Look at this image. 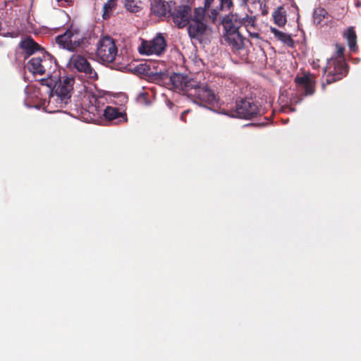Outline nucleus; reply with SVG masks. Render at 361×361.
Instances as JSON below:
<instances>
[{
    "label": "nucleus",
    "instance_id": "obj_40",
    "mask_svg": "<svg viewBox=\"0 0 361 361\" xmlns=\"http://www.w3.org/2000/svg\"><path fill=\"white\" fill-rule=\"evenodd\" d=\"M58 2L64 1L65 3L69 4L71 2V0H56Z\"/></svg>",
    "mask_w": 361,
    "mask_h": 361
},
{
    "label": "nucleus",
    "instance_id": "obj_17",
    "mask_svg": "<svg viewBox=\"0 0 361 361\" xmlns=\"http://www.w3.org/2000/svg\"><path fill=\"white\" fill-rule=\"evenodd\" d=\"M225 33L240 32V23L236 20V14H231L224 17L221 21Z\"/></svg>",
    "mask_w": 361,
    "mask_h": 361
},
{
    "label": "nucleus",
    "instance_id": "obj_37",
    "mask_svg": "<svg viewBox=\"0 0 361 361\" xmlns=\"http://www.w3.org/2000/svg\"><path fill=\"white\" fill-rule=\"evenodd\" d=\"M190 111L189 109L184 111L181 115H180V119L181 121L186 122L185 116L186 115L190 112Z\"/></svg>",
    "mask_w": 361,
    "mask_h": 361
},
{
    "label": "nucleus",
    "instance_id": "obj_20",
    "mask_svg": "<svg viewBox=\"0 0 361 361\" xmlns=\"http://www.w3.org/2000/svg\"><path fill=\"white\" fill-rule=\"evenodd\" d=\"M271 32L274 35V37L278 40L281 41L283 43L290 47H293L294 45V41L290 35L285 33L282 31L279 30L275 27L270 28Z\"/></svg>",
    "mask_w": 361,
    "mask_h": 361
},
{
    "label": "nucleus",
    "instance_id": "obj_22",
    "mask_svg": "<svg viewBox=\"0 0 361 361\" xmlns=\"http://www.w3.org/2000/svg\"><path fill=\"white\" fill-rule=\"evenodd\" d=\"M200 85L201 84L198 82L188 77L185 80V84H184L181 91L190 97V93H192V91L197 90V87H200Z\"/></svg>",
    "mask_w": 361,
    "mask_h": 361
},
{
    "label": "nucleus",
    "instance_id": "obj_28",
    "mask_svg": "<svg viewBox=\"0 0 361 361\" xmlns=\"http://www.w3.org/2000/svg\"><path fill=\"white\" fill-rule=\"evenodd\" d=\"M233 6V0H220V9L229 10Z\"/></svg>",
    "mask_w": 361,
    "mask_h": 361
},
{
    "label": "nucleus",
    "instance_id": "obj_32",
    "mask_svg": "<svg viewBox=\"0 0 361 361\" xmlns=\"http://www.w3.org/2000/svg\"><path fill=\"white\" fill-rule=\"evenodd\" d=\"M249 18V16L246 14L244 17H239L238 14H236V20L238 22L240 23V27L242 25H245V24L247 23V19Z\"/></svg>",
    "mask_w": 361,
    "mask_h": 361
},
{
    "label": "nucleus",
    "instance_id": "obj_9",
    "mask_svg": "<svg viewBox=\"0 0 361 361\" xmlns=\"http://www.w3.org/2000/svg\"><path fill=\"white\" fill-rule=\"evenodd\" d=\"M166 47V42L164 37L158 34L150 41H143L139 48V52L145 55H161L163 54Z\"/></svg>",
    "mask_w": 361,
    "mask_h": 361
},
{
    "label": "nucleus",
    "instance_id": "obj_5",
    "mask_svg": "<svg viewBox=\"0 0 361 361\" xmlns=\"http://www.w3.org/2000/svg\"><path fill=\"white\" fill-rule=\"evenodd\" d=\"M97 57L103 63L113 62L118 54V48L114 39L109 36L102 37L97 42Z\"/></svg>",
    "mask_w": 361,
    "mask_h": 361
},
{
    "label": "nucleus",
    "instance_id": "obj_34",
    "mask_svg": "<svg viewBox=\"0 0 361 361\" xmlns=\"http://www.w3.org/2000/svg\"><path fill=\"white\" fill-rule=\"evenodd\" d=\"M260 10L262 16H267L269 13V8L266 4H260Z\"/></svg>",
    "mask_w": 361,
    "mask_h": 361
},
{
    "label": "nucleus",
    "instance_id": "obj_19",
    "mask_svg": "<svg viewBox=\"0 0 361 361\" xmlns=\"http://www.w3.org/2000/svg\"><path fill=\"white\" fill-rule=\"evenodd\" d=\"M274 22L279 27H283L287 23L286 11L283 6H279L272 14Z\"/></svg>",
    "mask_w": 361,
    "mask_h": 361
},
{
    "label": "nucleus",
    "instance_id": "obj_26",
    "mask_svg": "<svg viewBox=\"0 0 361 361\" xmlns=\"http://www.w3.org/2000/svg\"><path fill=\"white\" fill-rule=\"evenodd\" d=\"M124 7L126 9L133 13H136L142 10V7L135 0H125Z\"/></svg>",
    "mask_w": 361,
    "mask_h": 361
},
{
    "label": "nucleus",
    "instance_id": "obj_15",
    "mask_svg": "<svg viewBox=\"0 0 361 361\" xmlns=\"http://www.w3.org/2000/svg\"><path fill=\"white\" fill-rule=\"evenodd\" d=\"M103 115L106 120L113 122L114 124L127 121L126 114L119 111L116 107L106 106L103 111Z\"/></svg>",
    "mask_w": 361,
    "mask_h": 361
},
{
    "label": "nucleus",
    "instance_id": "obj_25",
    "mask_svg": "<svg viewBox=\"0 0 361 361\" xmlns=\"http://www.w3.org/2000/svg\"><path fill=\"white\" fill-rule=\"evenodd\" d=\"M118 0H109L103 6V18L107 19L110 16V13L116 8Z\"/></svg>",
    "mask_w": 361,
    "mask_h": 361
},
{
    "label": "nucleus",
    "instance_id": "obj_27",
    "mask_svg": "<svg viewBox=\"0 0 361 361\" xmlns=\"http://www.w3.org/2000/svg\"><path fill=\"white\" fill-rule=\"evenodd\" d=\"M91 105L88 107V111L92 114H99L102 110L99 109V99L94 95L90 98Z\"/></svg>",
    "mask_w": 361,
    "mask_h": 361
},
{
    "label": "nucleus",
    "instance_id": "obj_35",
    "mask_svg": "<svg viewBox=\"0 0 361 361\" xmlns=\"http://www.w3.org/2000/svg\"><path fill=\"white\" fill-rule=\"evenodd\" d=\"M41 84L51 87L54 85L53 82H49V78H43L41 80Z\"/></svg>",
    "mask_w": 361,
    "mask_h": 361
},
{
    "label": "nucleus",
    "instance_id": "obj_8",
    "mask_svg": "<svg viewBox=\"0 0 361 361\" xmlns=\"http://www.w3.org/2000/svg\"><path fill=\"white\" fill-rule=\"evenodd\" d=\"M191 2L190 4H192ZM191 5H178L174 7L169 13L173 23L180 29L185 27L191 20Z\"/></svg>",
    "mask_w": 361,
    "mask_h": 361
},
{
    "label": "nucleus",
    "instance_id": "obj_39",
    "mask_svg": "<svg viewBox=\"0 0 361 361\" xmlns=\"http://www.w3.org/2000/svg\"><path fill=\"white\" fill-rule=\"evenodd\" d=\"M139 98L140 99H146V94L145 93H141L139 95Z\"/></svg>",
    "mask_w": 361,
    "mask_h": 361
},
{
    "label": "nucleus",
    "instance_id": "obj_2",
    "mask_svg": "<svg viewBox=\"0 0 361 361\" xmlns=\"http://www.w3.org/2000/svg\"><path fill=\"white\" fill-rule=\"evenodd\" d=\"M29 72L34 75H46L49 78L57 70L56 60L49 54L43 53L40 56L30 59L26 66Z\"/></svg>",
    "mask_w": 361,
    "mask_h": 361
},
{
    "label": "nucleus",
    "instance_id": "obj_13",
    "mask_svg": "<svg viewBox=\"0 0 361 361\" xmlns=\"http://www.w3.org/2000/svg\"><path fill=\"white\" fill-rule=\"evenodd\" d=\"M187 26L189 37L198 40L202 38L207 29L206 23L200 20H191Z\"/></svg>",
    "mask_w": 361,
    "mask_h": 361
},
{
    "label": "nucleus",
    "instance_id": "obj_29",
    "mask_svg": "<svg viewBox=\"0 0 361 361\" xmlns=\"http://www.w3.org/2000/svg\"><path fill=\"white\" fill-rule=\"evenodd\" d=\"M209 13L208 14L207 18L211 20L212 23H214L217 19L219 15V11L216 8L209 9Z\"/></svg>",
    "mask_w": 361,
    "mask_h": 361
},
{
    "label": "nucleus",
    "instance_id": "obj_30",
    "mask_svg": "<svg viewBox=\"0 0 361 361\" xmlns=\"http://www.w3.org/2000/svg\"><path fill=\"white\" fill-rule=\"evenodd\" d=\"M327 12L324 8H317L314 12V18L317 19L319 16V21L325 18Z\"/></svg>",
    "mask_w": 361,
    "mask_h": 361
},
{
    "label": "nucleus",
    "instance_id": "obj_18",
    "mask_svg": "<svg viewBox=\"0 0 361 361\" xmlns=\"http://www.w3.org/2000/svg\"><path fill=\"white\" fill-rule=\"evenodd\" d=\"M343 37L348 42V45L350 50L353 52H355L358 47L357 45V35L353 27H350L344 32Z\"/></svg>",
    "mask_w": 361,
    "mask_h": 361
},
{
    "label": "nucleus",
    "instance_id": "obj_10",
    "mask_svg": "<svg viewBox=\"0 0 361 361\" xmlns=\"http://www.w3.org/2000/svg\"><path fill=\"white\" fill-rule=\"evenodd\" d=\"M190 97L195 103L201 105H214L218 103L216 95L206 85H201L197 90L192 91Z\"/></svg>",
    "mask_w": 361,
    "mask_h": 361
},
{
    "label": "nucleus",
    "instance_id": "obj_3",
    "mask_svg": "<svg viewBox=\"0 0 361 361\" xmlns=\"http://www.w3.org/2000/svg\"><path fill=\"white\" fill-rule=\"evenodd\" d=\"M324 73L326 79L322 82L323 88L326 85L338 81L345 76L348 73V66L343 59L331 58L327 61Z\"/></svg>",
    "mask_w": 361,
    "mask_h": 361
},
{
    "label": "nucleus",
    "instance_id": "obj_36",
    "mask_svg": "<svg viewBox=\"0 0 361 361\" xmlns=\"http://www.w3.org/2000/svg\"><path fill=\"white\" fill-rule=\"evenodd\" d=\"M214 1V0H204V6L209 9Z\"/></svg>",
    "mask_w": 361,
    "mask_h": 361
},
{
    "label": "nucleus",
    "instance_id": "obj_12",
    "mask_svg": "<svg viewBox=\"0 0 361 361\" xmlns=\"http://www.w3.org/2000/svg\"><path fill=\"white\" fill-rule=\"evenodd\" d=\"M150 13L157 17H165L169 15L172 6L176 4L173 1L149 0Z\"/></svg>",
    "mask_w": 361,
    "mask_h": 361
},
{
    "label": "nucleus",
    "instance_id": "obj_31",
    "mask_svg": "<svg viewBox=\"0 0 361 361\" xmlns=\"http://www.w3.org/2000/svg\"><path fill=\"white\" fill-rule=\"evenodd\" d=\"M336 49H337L336 52H337L338 56L341 59H343L342 58L343 57L345 47L343 45H341V44H336Z\"/></svg>",
    "mask_w": 361,
    "mask_h": 361
},
{
    "label": "nucleus",
    "instance_id": "obj_16",
    "mask_svg": "<svg viewBox=\"0 0 361 361\" xmlns=\"http://www.w3.org/2000/svg\"><path fill=\"white\" fill-rule=\"evenodd\" d=\"M224 39L235 53L244 47L245 38L240 32L224 34Z\"/></svg>",
    "mask_w": 361,
    "mask_h": 361
},
{
    "label": "nucleus",
    "instance_id": "obj_6",
    "mask_svg": "<svg viewBox=\"0 0 361 361\" xmlns=\"http://www.w3.org/2000/svg\"><path fill=\"white\" fill-rule=\"evenodd\" d=\"M68 65L71 69L84 73L90 79L97 80L98 78L97 72L87 59L82 55H73L69 60Z\"/></svg>",
    "mask_w": 361,
    "mask_h": 361
},
{
    "label": "nucleus",
    "instance_id": "obj_4",
    "mask_svg": "<svg viewBox=\"0 0 361 361\" xmlns=\"http://www.w3.org/2000/svg\"><path fill=\"white\" fill-rule=\"evenodd\" d=\"M260 114V106L257 102L252 101L251 99L237 100L233 111V116L247 120L252 119Z\"/></svg>",
    "mask_w": 361,
    "mask_h": 361
},
{
    "label": "nucleus",
    "instance_id": "obj_33",
    "mask_svg": "<svg viewBox=\"0 0 361 361\" xmlns=\"http://www.w3.org/2000/svg\"><path fill=\"white\" fill-rule=\"evenodd\" d=\"M0 35H2V36H4V37H15L17 36V35L14 32H5L2 28V25L1 23H0Z\"/></svg>",
    "mask_w": 361,
    "mask_h": 361
},
{
    "label": "nucleus",
    "instance_id": "obj_24",
    "mask_svg": "<svg viewBox=\"0 0 361 361\" xmlns=\"http://www.w3.org/2000/svg\"><path fill=\"white\" fill-rule=\"evenodd\" d=\"M256 23L255 16H249L247 23L245 24L246 30L249 33L250 36L252 38L259 39V34L257 32H251V29H255Z\"/></svg>",
    "mask_w": 361,
    "mask_h": 361
},
{
    "label": "nucleus",
    "instance_id": "obj_23",
    "mask_svg": "<svg viewBox=\"0 0 361 361\" xmlns=\"http://www.w3.org/2000/svg\"><path fill=\"white\" fill-rule=\"evenodd\" d=\"M209 9L204 6H199L194 9L193 16H191V20L204 21L206 18V12Z\"/></svg>",
    "mask_w": 361,
    "mask_h": 361
},
{
    "label": "nucleus",
    "instance_id": "obj_1",
    "mask_svg": "<svg viewBox=\"0 0 361 361\" xmlns=\"http://www.w3.org/2000/svg\"><path fill=\"white\" fill-rule=\"evenodd\" d=\"M96 39L94 33L72 23L63 34L56 37L55 41L60 47L77 52L86 49Z\"/></svg>",
    "mask_w": 361,
    "mask_h": 361
},
{
    "label": "nucleus",
    "instance_id": "obj_21",
    "mask_svg": "<svg viewBox=\"0 0 361 361\" xmlns=\"http://www.w3.org/2000/svg\"><path fill=\"white\" fill-rule=\"evenodd\" d=\"M188 76L180 73H173L170 77V81L175 89L182 90Z\"/></svg>",
    "mask_w": 361,
    "mask_h": 361
},
{
    "label": "nucleus",
    "instance_id": "obj_7",
    "mask_svg": "<svg viewBox=\"0 0 361 361\" xmlns=\"http://www.w3.org/2000/svg\"><path fill=\"white\" fill-rule=\"evenodd\" d=\"M74 83L75 78L73 76L61 77L59 81L55 82L54 90L56 96L60 99L61 102L68 103L71 97Z\"/></svg>",
    "mask_w": 361,
    "mask_h": 361
},
{
    "label": "nucleus",
    "instance_id": "obj_38",
    "mask_svg": "<svg viewBox=\"0 0 361 361\" xmlns=\"http://www.w3.org/2000/svg\"><path fill=\"white\" fill-rule=\"evenodd\" d=\"M259 126V124L251 123L246 124L244 126H246V127H250V126L255 127V126Z\"/></svg>",
    "mask_w": 361,
    "mask_h": 361
},
{
    "label": "nucleus",
    "instance_id": "obj_14",
    "mask_svg": "<svg viewBox=\"0 0 361 361\" xmlns=\"http://www.w3.org/2000/svg\"><path fill=\"white\" fill-rule=\"evenodd\" d=\"M19 47L23 50L25 58L29 57L37 51L43 50L42 47L35 42L31 37H27L21 40L19 44Z\"/></svg>",
    "mask_w": 361,
    "mask_h": 361
},
{
    "label": "nucleus",
    "instance_id": "obj_11",
    "mask_svg": "<svg viewBox=\"0 0 361 361\" xmlns=\"http://www.w3.org/2000/svg\"><path fill=\"white\" fill-rule=\"evenodd\" d=\"M294 80L302 95L308 96L314 93L315 82L309 74L297 76Z\"/></svg>",
    "mask_w": 361,
    "mask_h": 361
}]
</instances>
